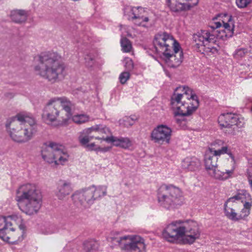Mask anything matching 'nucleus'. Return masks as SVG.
<instances>
[{
  "label": "nucleus",
  "instance_id": "obj_1",
  "mask_svg": "<svg viewBox=\"0 0 252 252\" xmlns=\"http://www.w3.org/2000/svg\"><path fill=\"white\" fill-rule=\"evenodd\" d=\"M226 17L227 22L216 21V19L214 18L209 26L210 29L202 30L193 34L194 47L197 52L208 55L216 54L219 50V46L216 43V39L225 40L232 36L234 22L231 16Z\"/></svg>",
  "mask_w": 252,
  "mask_h": 252
},
{
  "label": "nucleus",
  "instance_id": "obj_2",
  "mask_svg": "<svg viewBox=\"0 0 252 252\" xmlns=\"http://www.w3.org/2000/svg\"><path fill=\"white\" fill-rule=\"evenodd\" d=\"M201 230L193 220H176L163 229L162 235L168 242L191 245L200 238Z\"/></svg>",
  "mask_w": 252,
  "mask_h": 252
},
{
  "label": "nucleus",
  "instance_id": "obj_3",
  "mask_svg": "<svg viewBox=\"0 0 252 252\" xmlns=\"http://www.w3.org/2000/svg\"><path fill=\"white\" fill-rule=\"evenodd\" d=\"M61 58L56 53H41L36 59L34 70L37 75L50 83L59 82L63 78L65 68Z\"/></svg>",
  "mask_w": 252,
  "mask_h": 252
},
{
  "label": "nucleus",
  "instance_id": "obj_4",
  "mask_svg": "<svg viewBox=\"0 0 252 252\" xmlns=\"http://www.w3.org/2000/svg\"><path fill=\"white\" fill-rule=\"evenodd\" d=\"M5 126L12 140L19 143L28 142L37 131L36 120L32 114L25 112L8 120Z\"/></svg>",
  "mask_w": 252,
  "mask_h": 252
},
{
  "label": "nucleus",
  "instance_id": "obj_5",
  "mask_svg": "<svg viewBox=\"0 0 252 252\" xmlns=\"http://www.w3.org/2000/svg\"><path fill=\"white\" fill-rule=\"evenodd\" d=\"M153 43L157 52L163 54L168 66L174 68L181 64L183 53L172 36L165 32L158 33L155 36Z\"/></svg>",
  "mask_w": 252,
  "mask_h": 252
},
{
  "label": "nucleus",
  "instance_id": "obj_6",
  "mask_svg": "<svg viewBox=\"0 0 252 252\" xmlns=\"http://www.w3.org/2000/svg\"><path fill=\"white\" fill-rule=\"evenodd\" d=\"M199 103L197 96L186 86L177 87L171 97L170 104L175 116L191 115L198 107Z\"/></svg>",
  "mask_w": 252,
  "mask_h": 252
},
{
  "label": "nucleus",
  "instance_id": "obj_7",
  "mask_svg": "<svg viewBox=\"0 0 252 252\" xmlns=\"http://www.w3.org/2000/svg\"><path fill=\"white\" fill-rule=\"evenodd\" d=\"M15 199L21 211L32 215L36 214L41 207L42 195L35 185L26 184L17 189Z\"/></svg>",
  "mask_w": 252,
  "mask_h": 252
},
{
  "label": "nucleus",
  "instance_id": "obj_8",
  "mask_svg": "<svg viewBox=\"0 0 252 252\" xmlns=\"http://www.w3.org/2000/svg\"><path fill=\"white\" fill-rule=\"evenodd\" d=\"M157 197L159 206L168 210L178 208L184 203L182 190L172 184L160 185L157 190Z\"/></svg>",
  "mask_w": 252,
  "mask_h": 252
},
{
  "label": "nucleus",
  "instance_id": "obj_9",
  "mask_svg": "<svg viewBox=\"0 0 252 252\" xmlns=\"http://www.w3.org/2000/svg\"><path fill=\"white\" fill-rule=\"evenodd\" d=\"M111 242L117 244L125 252H145L146 245L143 238L137 235L122 236L115 231L111 233Z\"/></svg>",
  "mask_w": 252,
  "mask_h": 252
},
{
  "label": "nucleus",
  "instance_id": "obj_10",
  "mask_svg": "<svg viewBox=\"0 0 252 252\" xmlns=\"http://www.w3.org/2000/svg\"><path fill=\"white\" fill-rule=\"evenodd\" d=\"M107 190V187L105 185H92L77 191L74 196L82 206L87 208L106 196Z\"/></svg>",
  "mask_w": 252,
  "mask_h": 252
},
{
  "label": "nucleus",
  "instance_id": "obj_11",
  "mask_svg": "<svg viewBox=\"0 0 252 252\" xmlns=\"http://www.w3.org/2000/svg\"><path fill=\"white\" fill-rule=\"evenodd\" d=\"M41 156L44 161L49 164L64 165L68 160L69 155L63 146L50 143L43 148Z\"/></svg>",
  "mask_w": 252,
  "mask_h": 252
},
{
  "label": "nucleus",
  "instance_id": "obj_12",
  "mask_svg": "<svg viewBox=\"0 0 252 252\" xmlns=\"http://www.w3.org/2000/svg\"><path fill=\"white\" fill-rule=\"evenodd\" d=\"M42 118L45 123L50 125L55 122H58V126L67 124L66 116L63 117V110H60L55 98H51L47 103L43 110Z\"/></svg>",
  "mask_w": 252,
  "mask_h": 252
},
{
  "label": "nucleus",
  "instance_id": "obj_13",
  "mask_svg": "<svg viewBox=\"0 0 252 252\" xmlns=\"http://www.w3.org/2000/svg\"><path fill=\"white\" fill-rule=\"evenodd\" d=\"M218 121L221 129L227 135H234L237 128L242 127L245 124L242 117L232 113L221 114Z\"/></svg>",
  "mask_w": 252,
  "mask_h": 252
},
{
  "label": "nucleus",
  "instance_id": "obj_14",
  "mask_svg": "<svg viewBox=\"0 0 252 252\" xmlns=\"http://www.w3.org/2000/svg\"><path fill=\"white\" fill-rule=\"evenodd\" d=\"M219 156L206 151L204 157V164L208 174L211 177L219 180H226L233 173L234 169L220 171L217 168V161Z\"/></svg>",
  "mask_w": 252,
  "mask_h": 252
},
{
  "label": "nucleus",
  "instance_id": "obj_15",
  "mask_svg": "<svg viewBox=\"0 0 252 252\" xmlns=\"http://www.w3.org/2000/svg\"><path fill=\"white\" fill-rule=\"evenodd\" d=\"M144 10L141 7L127 6L125 8L124 14L127 16L129 20L138 26L148 27L149 18L142 14Z\"/></svg>",
  "mask_w": 252,
  "mask_h": 252
},
{
  "label": "nucleus",
  "instance_id": "obj_16",
  "mask_svg": "<svg viewBox=\"0 0 252 252\" xmlns=\"http://www.w3.org/2000/svg\"><path fill=\"white\" fill-rule=\"evenodd\" d=\"M237 202H233L227 199L223 205V212L225 216L229 220L238 221L245 220L249 214L243 209H241L239 212L236 211Z\"/></svg>",
  "mask_w": 252,
  "mask_h": 252
},
{
  "label": "nucleus",
  "instance_id": "obj_17",
  "mask_svg": "<svg viewBox=\"0 0 252 252\" xmlns=\"http://www.w3.org/2000/svg\"><path fill=\"white\" fill-rule=\"evenodd\" d=\"M171 129L165 125H159L155 127L151 133V139L156 143L162 144L169 143L171 136Z\"/></svg>",
  "mask_w": 252,
  "mask_h": 252
},
{
  "label": "nucleus",
  "instance_id": "obj_18",
  "mask_svg": "<svg viewBox=\"0 0 252 252\" xmlns=\"http://www.w3.org/2000/svg\"><path fill=\"white\" fill-rule=\"evenodd\" d=\"M198 0H167V4L172 12H179L196 5Z\"/></svg>",
  "mask_w": 252,
  "mask_h": 252
},
{
  "label": "nucleus",
  "instance_id": "obj_19",
  "mask_svg": "<svg viewBox=\"0 0 252 252\" xmlns=\"http://www.w3.org/2000/svg\"><path fill=\"white\" fill-rule=\"evenodd\" d=\"M233 202L240 201L243 204L242 208L249 215L252 207V198L251 194L245 189L238 190L236 194L228 198Z\"/></svg>",
  "mask_w": 252,
  "mask_h": 252
},
{
  "label": "nucleus",
  "instance_id": "obj_20",
  "mask_svg": "<svg viewBox=\"0 0 252 252\" xmlns=\"http://www.w3.org/2000/svg\"><path fill=\"white\" fill-rule=\"evenodd\" d=\"M25 229L15 230L14 227H9L8 230L1 239L4 241L11 244H16L24 239Z\"/></svg>",
  "mask_w": 252,
  "mask_h": 252
},
{
  "label": "nucleus",
  "instance_id": "obj_21",
  "mask_svg": "<svg viewBox=\"0 0 252 252\" xmlns=\"http://www.w3.org/2000/svg\"><path fill=\"white\" fill-rule=\"evenodd\" d=\"M95 139L103 140L108 143H113L114 146L120 147L124 149H128L132 146V141L127 137L117 138L113 136H107L105 138L104 137H95Z\"/></svg>",
  "mask_w": 252,
  "mask_h": 252
},
{
  "label": "nucleus",
  "instance_id": "obj_22",
  "mask_svg": "<svg viewBox=\"0 0 252 252\" xmlns=\"http://www.w3.org/2000/svg\"><path fill=\"white\" fill-rule=\"evenodd\" d=\"M60 110H63V117L66 116L65 120L67 123L72 116L71 111L74 108L73 103L65 97H54Z\"/></svg>",
  "mask_w": 252,
  "mask_h": 252
},
{
  "label": "nucleus",
  "instance_id": "obj_23",
  "mask_svg": "<svg viewBox=\"0 0 252 252\" xmlns=\"http://www.w3.org/2000/svg\"><path fill=\"white\" fill-rule=\"evenodd\" d=\"M72 191L70 182L65 180H60L57 185L56 196L59 199H63Z\"/></svg>",
  "mask_w": 252,
  "mask_h": 252
},
{
  "label": "nucleus",
  "instance_id": "obj_24",
  "mask_svg": "<svg viewBox=\"0 0 252 252\" xmlns=\"http://www.w3.org/2000/svg\"><path fill=\"white\" fill-rule=\"evenodd\" d=\"M207 151L215 154L216 156H220L221 155L227 153L231 157V154L228 153L227 145L221 140H217L214 142Z\"/></svg>",
  "mask_w": 252,
  "mask_h": 252
},
{
  "label": "nucleus",
  "instance_id": "obj_25",
  "mask_svg": "<svg viewBox=\"0 0 252 252\" xmlns=\"http://www.w3.org/2000/svg\"><path fill=\"white\" fill-rule=\"evenodd\" d=\"M29 13L23 9H14L10 12V17L16 23L25 22L28 18Z\"/></svg>",
  "mask_w": 252,
  "mask_h": 252
},
{
  "label": "nucleus",
  "instance_id": "obj_26",
  "mask_svg": "<svg viewBox=\"0 0 252 252\" xmlns=\"http://www.w3.org/2000/svg\"><path fill=\"white\" fill-rule=\"evenodd\" d=\"M6 217L7 223L9 224V227H14V225H18L20 229H25L23 219L20 215L13 214Z\"/></svg>",
  "mask_w": 252,
  "mask_h": 252
},
{
  "label": "nucleus",
  "instance_id": "obj_27",
  "mask_svg": "<svg viewBox=\"0 0 252 252\" xmlns=\"http://www.w3.org/2000/svg\"><path fill=\"white\" fill-rule=\"evenodd\" d=\"M200 165V161L195 158H187L184 159L182 163L183 168L189 170H195Z\"/></svg>",
  "mask_w": 252,
  "mask_h": 252
},
{
  "label": "nucleus",
  "instance_id": "obj_28",
  "mask_svg": "<svg viewBox=\"0 0 252 252\" xmlns=\"http://www.w3.org/2000/svg\"><path fill=\"white\" fill-rule=\"evenodd\" d=\"M93 132L92 127H89L84 129L80 133L78 137V140L80 143L84 147H86L89 144V142L93 138V136H90L91 133Z\"/></svg>",
  "mask_w": 252,
  "mask_h": 252
},
{
  "label": "nucleus",
  "instance_id": "obj_29",
  "mask_svg": "<svg viewBox=\"0 0 252 252\" xmlns=\"http://www.w3.org/2000/svg\"><path fill=\"white\" fill-rule=\"evenodd\" d=\"M137 120V117L135 115L125 116L119 120V124L120 125L128 127L133 126Z\"/></svg>",
  "mask_w": 252,
  "mask_h": 252
},
{
  "label": "nucleus",
  "instance_id": "obj_30",
  "mask_svg": "<svg viewBox=\"0 0 252 252\" xmlns=\"http://www.w3.org/2000/svg\"><path fill=\"white\" fill-rule=\"evenodd\" d=\"M97 243L93 241H86L84 243L83 252H96Z\"/></svg>",
  "mask_w": 252,
  "mask_h": 252
},
{
  "label": "nucleus",
  "instance_id": "obj_31",
  "mask_svg": "<svg viewBox=\"0 0 252 252\" xmlns=\"http://www.w3.org/2000/svg\"><path fill=\"white\" fill-rule=\"evenodd\" d=\"M9 228V224L7 223V217H0V238L1 239L5 234Z\"/></svg>",
  "mask_w": 252,
  "mask_h": 252
},
{
  "label": "nucleus",
  "instance_id": "obj_32",
  "mask_svg": "<svg viewBox=\"0 0 252 252\" xmlns=\"http://www.w3.org/2000/svg\"><path fill=\"white\" fill-rule=\"evenodd\" d=\"M73 121L78 124L86 123L89 120V117L85 114H78L73 116Z\"/></svg>",
  "mask_w": 252,
  "mask_h": 252
},
{
  "label": "nucleus",
  "instance_id": "obj_33",
  "mask_svg": "<svg viewBox=\"0 0 252 252\" xmlns=\"http://www.w3.org/2000/svg\"><path fill=\"white\" fill-rule=\"evenodd\" d=\"M91 127L93 131L98 132L99 134L104 133L106 134H108L110 133V130L109 128L105 126L100 125L94 126Z\"/></svg>",
  "mask_w": 252,
  "mask_h": 252
},
{
  "label": "nucleus",
  "instance_id": "obj_34",
  "mask_svg": "<svg viewBox=\"0 0 252 252\" xmlns=\"http://www.w3.org/2000/svg\"><path fill=\"white\" fill-rule=\"evenodd\" d=\"M121 44L122 50L125 52H129L131 49V44L128 39L126 37L122 38L121 40Z\"/></svg>",
  "mask_w": 252,
  "mask_h": 252
},
{
  "label": "nucleus",
  "instance_id": "obj_35",
  "mask_svg": "<svg viewBox=\"0 0 252 252\" xmlns=\"http://www.w3.org/2000/svg\"><path fill=\"white\" fill-rule=\"evenodd\" d=\"M247 50L245 48H240L235 51L234 56L235 58L239 59L244 57L247 53Z\"/></svg>",
  "mask_w": 252,
  "mask_h": 252
},
{
  "label": "nucleus",
  "instance_id": "obj_36",
  "mask_svg": "<svg viewBox=\"0 0 252 252\" xmlns=\"http://www.w3.org/2000/svg\"><path fill=\"white\" fill-rule=\"evenodd\" d=\"M252 0H236V4L240 8H244L248 6Z\"/></svg>",
  "mask_w": 252,
  "mask_h": 252
},
{
  "label": "nucleus",
  "instance_id": "obj_37",
  "mask_svg": "<svg viewBox=\"0 0 252 252\" xmlns=\"http://www.w3.org/2000/svg\"><path fill=\"white\" fill-rule=\"evenodd\" d=\"M129 74L128 72L122 73L119 77L120 81L122 84L125 83L129 79Z\"/></svg>",
  "mask_w": 252,
  "mask_h": 252
},
{
  "label": "nucleus",
  "instance_id": "obj_38",
  "mask_svg": "<svg viewBox=\"0 0 252 252\" xmlns=\"http://www.w3.org/2000/svg\"><path fill=\"white\" fill-rule=\"evenodd\" d=\"M111 147H101L100 146H97L96 149H95V152L98 154V153H106L109 151L111 149Z\"/></svg>",
  "mask_w": 252,
  "mask_h": 252
},
{
  "label": "nucleus",
  "instance_id": "obj_39",
  "mask_svg": "<svg viewBox=\"0 0 252 252\" xmlns=\"http://www.w3.org/2000/svg\"><path fill=\"white\" fill-rule=\"evenodd\" d=\"M85 63L87 66L89 67H91L94 64V61L92 57L90 56H87L85 58Z\"/></svg>",
  "mask_w": 252,
  "mask_h": 252
},
{
  "label": "nucleus",
  "instance_id": "obj_40",
  "mask_svg": "<svg viewBox=\"0 0 252 252\" xmlns=\"http://www.w3.org/2000/svg\"><path fill=\"white\" fill-rule=\"evenodd\" d=\"M97 147V146H96L94 143H92L91 144H88L86 148L89 150L95 151V149H96Z\"/></svg>",
  "mask_w": 252,
  "mask_h": 252
},
{
  "label": "nucleus",
  "instance_id": "obj_41",
  "mask_svg": "<svg viewBox=\"0 0 252 252\" xmlns=\"http://www.w3.org/2000/svg\"><path fill=\"white\" fill-rule=\"evenodd\" d=\"M128 62H129V64L132 65V63H131L132 61H131V60H129V61H128Z\"/></svg>",
  "mask_w": 252,
  "mask_h": 252
},
{
  "label": "nucleus",
  "instance_id": "obj_42",
  "mask_svg": "<svg viewBox=\"0 0 252 252\" xmlns=\"http://www.w3.org/2000/svg\"><path fill=\"white\" fill-rule=\"evenodd\" d=\"M176 121L177 123H179V122H180V121L177 119H176Z\"/></svg>",
  "mask_w": 252,
  "mask_h": 252
}]
</instances>
